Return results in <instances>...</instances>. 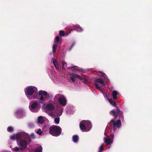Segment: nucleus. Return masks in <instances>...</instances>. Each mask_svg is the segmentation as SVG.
Listing matches in <instances>:
<instances>
[{"mask_svg": "<svg viewBox=\"0 0 152 152\" xmlns=\"http://www.w3.org/2000/svg\"><path fill=\"white\" fill-rule=\"evenodd\" d=\"M110 125L113 126V128H111L108 130V132L111 131V136H105L103 138L104 142L107 145L112 144L113 142L114 139V134L115 131L117 128H119L121 126V122L119 119L115 121L114 119H112L110 122Z\"/></svg>", "mask_w": 152, "mask_h": 152, "instance_id": "f257e3e1", "label": "nucleus"}, {"mask_svg": "<svg viewBox=\"0 0 152 152\" xmlns=\"http://www.w3.org/2000/svg\"><path fill=\"white\" fill-rule=\"evenodd\" d=\"M35 98L41 104L45 105L50 100H52L53 95L51 94H48L45 91H39Z\"/></svg>", "mask_w": 152, "mask_h": 152, "instance_id": "f03ea898", "label": "nucleus"}, {"mask_svg": "<svg viewBox=\"0 0 152 152\" xmlns=\"http://www.w3.org/2000/svg\"><path fill=\"white\" fill-rule=\"evenodd\" d=\"M24 91L27 97L30 100L35 99L38 94L37 88L34 86H28L25 89Z\"/></svg>", "mask_w": 152, "mask_h": 152, "instance_id": "7ed1b4c3", "label": "nucleus"}, {"mask_svg": "<svg viewBox=\"0 0 152 152\" xmlns=\"http://www.w3.org/2000/svg\"><path fill=\"white\" fill-rule=\"evenodd\" d=\"M44 131L47 130L49 129V133L51 135L55 137L59 136L61 134L62 129L59 126L56 125H53L48 128V127L45 126L43 127Z\"/></svg>", "mask_w": 152, "mask_h": 152, "instance_id": "20e7f679", "label": "nucleus"}, {"mask_svg": "<svg viewBox=\"0 0 152 152\" xmlns=\"http://www.w3.org/2000/svg\"><path fill=\"white\" fill-rule=\"evenodd\" d=\"M26 138V140L29 139V135L26 133L24 132H18L10 137V139L12 140H16L17 141L22 138Z\"/></svg>", "mask_w": 152, "mask_h": 152, "instance_id": "39448f33", "label": "nucleus"}, {"mask_svg": "<svg viewBox=\"0 0 152 152\" xmlns=\"http://www.w3.org/2000/svg\"><path fill=\"white\" fill-rule=\"evenodd\" d=\"M80 127L81 130L86 132L90 130L92 127V125L90 121L83 120L80 122Z\"/></svg>", "mask_w": 152, "mask_h": 152, "instance_id": "423d86ee", "label": "nucleus"}, {"mask_svg": "<svg viewBox=\"0 0 152 152\" xmlns=\"http://www.w3.org/2000/svg\"><path fill=\"white\" fill-rule=\"evenodd\" d=\"M29 107L31 112L37 113L39 111L40 107L38 102L34 101L30 102Z\"/></svg>", "mask_w": 152, "mask_h": 152, "instance_id": "0eeeda50", "label": "nucleus"}, {"mask_svg": "<svg viewBox=\"0 0 152 152\" xmlns=\"http://www.w3.org/2000/svg\"><path fill=\"white\" fill-rule=\"evenodd\" d=\"M94 84L95 87L99 91H102V89L101 87H102L106 84L105 81L101 78H99L95 79L94 81Z\"/></svg>", "mask_w": 152, "mask_h": 152, "instance_id": "6e6552de", "label": "nucleus"}, {"mask_svg": "<svg viewBox=\"0 0 152 152\" xmlns=\"http://www.w3.org/2000/svg\"><path fill=\"white\" fill-rule=\"evenodd\" d=\"M15 116L18 119H21L26 116V113L23 108L17 109L14 113Z\"/></svg>", "mask_w": 152, "mask_h": 152, "instance_id": "1a4fd4ad", "label": "nucleus"}, {"mask_svg": "<svg viewBox=\"0 0 152 152\" xmlns=\"http://www.w3.org/2000/svg\"><path fill=\"white\" fill-rule=\"evenodd\" d=\"M20 140L19 145L23 150L26 149L27 147L28 142L29 143L31 141L30 136L29 139L27 140L24 138H22Z\"/></svg>", "mask_w": 152, "mask_h": 152, "instance_id": "9d476101", "label": "nucleus"}, {"mask_svg": "<svg viewBox=\"0 0 152 152\" xmlns=\"http://www.w3.org/2000/svg\"><path fill=\"white\" fill-rule=\"evenodd\" d=\"M61 44V39L58 36H56L54 39V43L52 47L53 53V54L56 52L57 48V45L58 44Z\"/></svg>", "mask_w": 152, "mask_h": 152, "instance_id": "9b49d317", "label": "nucleus"}, {"mask_svg": "<svg viewBox=\"0 0 152 152\" xmlns=\"http://www.w3.org/2000/svg\"><path fill=\"white\" fill-rule=\"evenodd\" d=\"M69 81L71 83H74L75 82V79L76 78H80V76L76 74L69 73Z\"/></svg>", "mask_w": 152, "mask_h": 152, "instance_id": "f8f14e48", "label": "nucleus"}, {"mask_svg": "<svg viewBox=\"0 0 152 152\" xmlns=\"http://www.w3.org/2000/svg\"><path fill=\"white\" fill-rule=\"evenodd\" d=\"M58 101L61 105L63 107L65 106L66 104L67 100L66 97L64 95L60 98Z\"/></svg>", "mask_w": 152, "mask_h": 152, "instance_id": "ddd939ff", "label": "nucleus"}, {"mask_svg": "<svg viewBox=\"0 0 152 152\" xmlns=\"http://www.w3.org/2000/svg\"><path fill=\"white\" fill-rule=\"evenodd\" d=\"M51 61L55 67L56 69L58 71L59 69V66L58 64V61L54 58H53L51 59Z\"/></svg>", "mask_w": 152, "mask_h": 152, "instance_id": "4468645a", "label": "nucleus"}, {"mask_svg": "<svg viewBox=\"0 0 152 152\" xmlns=\"http://www.w3.org/2000/svg\"><path fill=\"white\" fill-rule=\"evenodd\" d=\"M46 108L48 110L52 111L54 110L55 107L52 103H49L46 105Z\"/></svg>", "mask_w": 152, "mask_h": 152, "instance_id": "2eb2a0df", "label": "nucleus"}, {"mask_svg": "<svg viewBox=\"0 0 152 152\" xmlns=\"http://www.w3.org/2000/svg\"><path fill=\"white\" fill-rule=\"evenodd\" d=\"M116 112L117 113L116 115H119L120 118L121 119H123L124 118L123 112L118 108H117Z\"/></svg>", "mask_w": 152, "mask_h": 152, "instance_id": "dca6fc26", "label": "nucleus"}, {"mask_svg": "<svg viewBox=\"0 0 152 152\" xmlns=\"http://www.w3.org/2000/svg\"><path fill=\"white\" fill-rule=\"evenodd\" d=\"M63 108L61 107H58L56 110V112L57 114V116H60L62 114Z\"/></svg>", "mask_w": 152, "mask_h": 152, "instance_id": "f3484780", "label": "nucleus"}, {"mask_svg": "<svg viewBox=\"0 0 152 152\" xmlns=\"http://www.w3.org/2000/svg\"><path fill=\"white\" fill-rule=\"evenodd\" d=\"M111 94L113 99L115 100L117 99V96L119 94V93L116 91L113 90V91Z\"/></svg>", "mask_w": 152, "mask_h": 152, "instance_id": "a211bd4d", "label": "nucleus"}, {"mask_svg": "<svg viewBox=\"0 0 152 152\" xmlns=\"http://www.w3.org/2000/svg\"><path fill=\"white\" fill-rule=\"evenodd\" d=\"M74 27V28L72 30V31L75 30L76 31L78 32H81L83 31L82 29L79 25H76Z\"/></svg>", "mask_w": 152, "mask_h": 152, "instance_id": "6ab92c4d", "label": "nucleus"}, {"mask_svg": "<svg viewBox=\"0 0 152 152\" xmlns=\"http://www.w3.org/2000/svg\"><path fill=\"white\" fill-rule=\"evenodd\" d=\"M75 44L76 42L75 41H73L72 42L70 43V45H71V46L67 48V50L69 51H71L73 47L75 45Z\"/></svg>", "mask_w": 152, "mask_h": 152, "instance_id": "aec40b11", "label": "nucleus"}, {"mask_svg": "<svg viewBox=\"0 0 152 152\" xmlns=\"http://www.w3.org/2000/svg\"><path fill=\"white\" fill-rule=\"evenodd\" d=\"M72 141L75 143H77L79 139V137L78 135H73L72 137Z\"/></svg>", "mask_w": 152, "mask_h": 152, "instance_id": "412c9836", "label": "nucleus"}, {"mask_svg": "<svg viewBox=\"0 0 152 152\" xmlns=\"http://www.w3.org/2000/svg\"><path fill=\"white\" fill-rule=\"evenodd\" d=\"M63 95L61 94H57L54 96V99L55 101L58 100V101L62 97Z\"/></svg>", "mask_w": 152, "mask_h": 152, "instance_id": "4be33fe9", "label": "nucleus"}, {"mask_svg": "<svg viewBox=\"0 0 152 152\" xmlns=\"http://www.w3.org/2000/svg\"><path fill=\"white\" fill-rule=\"evenodd\" d=\"M45 118L42 116H39L38 118V122L39 124H43L44 122Z\"/></svg>", "mask_w": 152, "mask_h": 152, "instance_id": "5701e85b", "label": "nucleus"}, {"mask_svg": "<svg viewBox=\"0 0 152 152\" xmlns=\"http://www.w3.org/2000/svg\"><path fill=\"white\" fill-rule=\"evenodd\" d=\"M11 149L12 151L16 152H18L20 151H22L23 150L20 147L19 148L18 147H16L14 148H12Z\"/></svg>", "mask_w": 152, "mask_h": 152, "instance_id": "b1692460", "label": "nucleus"}, {"mask_svg": "<svg viewBox=\"0 0 152 152\" xmlns=\"http://www.w3.org/2000/svg\"><path fill=\"white\" fill-rule=\"evenodd\" d=\"M108 100L109 101L110 103L113 106L115 107L116 105V104L114 101L112 99H109L108 98Z\"/></svg>", "mask_w": 152, "mask_h": 152, "instance_id": "393cba45", "label": "nucleus"}, {"mask_svg": "<svg viewBox=\"0 0 152 152\" xmlns=\"http://www.w3.org/2000/svg\"><path fill=\"white\" fill-rule=\"evenodd\" d=\"M42 148L41 146L37 148L35 150V152H42Z\"/></svg>", "mask_w": 152, "mask_h": 152, "instance_id": "a878e982", "label": "nucleus"}, {"mask_svg": "<svg viewBox=\"0 0 152 152\" xmlns=\"http://www.w3.org/2000/svg\"><path fill=\"white\" fill-rule=\"evenodd\" d=\"M104 144H102L99 148L98 152H102L104 150Z\"/></svg>", "mask_w": 152, "mask_h": 152, "instance_id": "bb28decb", "label": "nucleus"}, {"mask_svg": "<svg viewBox=\"0 0 152 152\" xmlns=\"http://www.w3.org/2000/svg\"><path fill=\"white\" fill-rule=\"evenodd\" d=\"M79 79L80 80H83L84 83L86 84H87L88 83V80L85 77H81L80 76V78H79Z\"/></svg>", "mask_w": 152, "mask_h": 152, "instance_id": "cd10ccee", "label": "nucleus"}, {"mask_svg": "<svg viewBox=\"0 0 152 152\" xmlns=\"http://www.w3.org/2000/svg\"><path fill=\"white\" fill-rule=\"evenodd\" d=\"M62 67L63 69H65L66 67L67 64L64 61L62 60Z\"/></svg>", "mask_w": 152, "mask_h": 152, "instance_id": "c85d7f7f", "label": "nucleus"}, {"mask_svg": "<svg viewBox=\"0 0 152 152\" xmlns=\"http://www.w3.org/2000/svg\"><path fill=\"white\" fill-rule=\"evenodd\" d=\"M54 121L55 124H58L59 123L60 118L59 117H58L54 118Z\"/></svg>", "mask_w": 152, "mask_h": 152, "instance_id": "c756f323", "label": "nucleus"}, {"mask_svg": "<svg viewBox=\"0 0 152 152\" xmlns=\"http://www.w3.org/2000/svg\"><path fill=\"white\" fill-rule=\"evenodd\" d=\"M115 112V110H113L110 111V113L111 115L114 116L115 118H116L117 116V115L116 114Z\"/></svg>", "mask_w": 152, "mask_h": 152, "instance_id": "7c9ffc66", "label": "nucleus"}, {"mask_svg": "<svg viewBox=\"0 0 152 152\" xmlns=\"http://www.w3.org/2000/svg\"><path fill=\"white\" fill-rule=\"evenodd\" d=\"M7 131L8 132H12L13 131V129L11 126H9L7 128Z\"/></svg>", "mask_w": 152, "mask_h": 152, "instance_id": "2f4dec72", "label": "nucleus"}, {"mask_svg": "<svg viewBox=\"0 0 152 152\" xmlns=\"http://www.w3.org/2000/svg\"><path fill=\"white\" fill-rule=\"evenodd\" d=\"M69 69H71L72 70H75V71H77V66H72L70 67V68H69Z\"/></svg>", "mask_w": 152, "mask_h": 152, "instance_id": "473e14b6", "label": "nucleus"}, {"mask_svg": "<svg viewBox=\"0 0 152 152\" xmlns=\"http://www.w3.org/2000/svg\"><path fill=\"white\" fill-rule=\"evenodd\" d=\"M102 75L103 77H104V78L105 79V80L104 81H105V82L106 83L107 82V81L108 80V78L107 77V75L104 73Z\"/></svg>", "mask_w": 152, "mask_h": 152, "instance_id": "72a5a7b5", "label": "nucleus"}, {"mask_svg": "<svg viewBox=\"0 0 152 152\" xmlns=\"http://www.w3.org/2000/svg\"><path fill=\"white\" fill-rule=\"evenodd\" d=\"M34 126V124L32 123H29L28 124V126L30 128L33 127Z\"/></svg>", "mask_w": 152, "mask_h": 152, "instance_id": "f704fd0d", "label": "nucleus"}, {"mask_svg": "<svg viewBox=\"0 0 152 152\" xmlns=\"http://www.w3.org/2000/svg\"><path fill=\"white\" fill-rule=\"evenodd\" d=\"M59 35L61 36H64V31L61 30L59 32Z\"/></svg>", "mask_w": 152, "mask_h": 152, "instance_id": "c9c22d12", "label": "nucleus"}, {"mask_svg": "<svg viewBox=\"0 0 152 152\" xmlns=\"http://www.w3.org/2000/svg\"><path fill=\"white\" fill-rule=\"evenodd\" d=\"M37 134H39V135H41L42 133V132L41 131V129H39L37 132Z\"/></svg>", "mask_w": 152, "mask_h": 152, "instance_id": "e433bc0d", "label": "nucleus"}, {"mask_svg": "<svg viewBox=\"0 0 152 152\" xmlns=\"http://www.w3.org/2000/svg\"><path fill=\"white\" fill-rule=\"evenodd\" d=\"M54 78H53L52 79L53 80L55 83H58L59 82V79L57 78H56L55 77H54Z\"/></svg>", "mask_w": 152, "mask_h": 152, "instance_id": "4c0bfd02", "label": "nucleus"}, {"mask_svg": "<svg viewBox=\"0 0 152 152\" xmlns=\"http://www.w3.org/2000/svg\"><path fill=\"white\" fill-rule=\"evenodd\" d=\"M101 91V92H102V94L104 96V98H105L106 97V98H107V95L106 94L104 93L102 90V91Z\"/></svg>", "mask_w": 152, "mask_h": 152, "instance_id": "58836bf2", "label": "nucleus"}, {"mask_svg": "<svg viewBox=\"0 0 152 152\" xmlns=\"http://www.w3.org/2000/svg\"><path fill=\"white\" fill-rule=\"evenodd\" d=\"M31 137L33 138H35V134L34 133H31Z\"/></svg>", "mask_w": 152, "mask_h": 152, "instance_id": "ea45409f", "label": "nucleus"}, {"mask_svg": "<svg viewBox=\"0 0 152 152\" xmlns=\"http://www.w3.org/2000/svg\"><path fill=\"white\" fill-rule=\"evenodd\" d=\"M49 115L50 116H51L53 117H54V115H53V113L52 112L50 113L49 114Z\"/></svg>", "mask_w": 152, "mask_h": 152, "instance_id": "a19ab883", "label": "nucleus"}, {"mask_svg": "<svg viewBox=\"0 0 152 152\" xmlns=\"http://www.w3.org/2000/svg\"><path fill=\"white\" fill-rule=\"evenodd\" d=\"M0 152H8V151L5 150H3L0 151Z\"/></svg>", "mask_w": 152, "mask_h": 152, "instance_id": "79ce46f5", "label": "nucleus"}, {"mask_svg": "<svg viewBox=\"0 0 152 152\" xmlns=\"http://www.w3.org/2000/svg\"><path fill=\"white\" fill-rule=\"evenodd\" d=\"M110 148H111V146H109V147H108V149H109Z\"/></svg>", "mask_w": 152, "mask_h": 152, "instance_id": "37998d69", "label": "nucleus"}]
</instances>
